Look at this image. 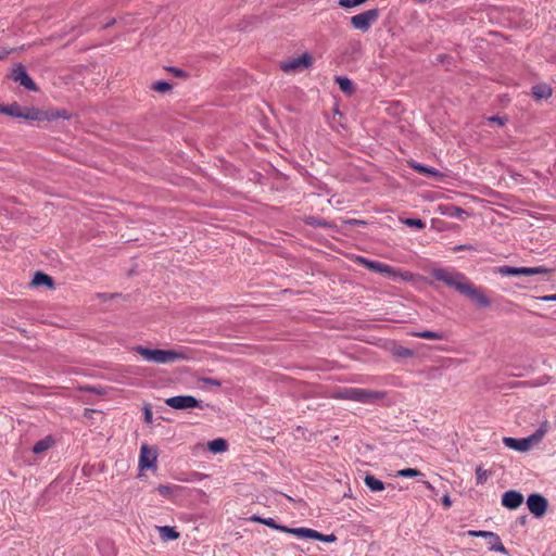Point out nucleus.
I'll return each mask as SVG.
<instances>
[{"label":"nucleus","instance_id":"nucleus-1","mask_svg":"<svg viewBox=\"0 0 556 556\" xmlns=\"http://www.w3.org/2000/svg\"><path fill=\"white\" fill-rule=\"evenodd\" d=\"M432 276L434 279L442 281L446 286L467 295L480 307H488L491 305L490 299L483 293L482 289L471 283L464 274L446 268H434L432 270Z\"/></svg>","mask_w":556,"mask_h":556},{"label":"nucleus","instance_id":"nucleus-2","mask_svg":"<svg viewBox=\"0 0 556 556\" xmlns=\"http://www.w3.org/2000/svg\"><path fill=\"white\" fill-rule=\"evenodd\" d=\"M134 351L144 361L155 364H172L177 361L189 358L185 350H152L142 345H137L134 348Z\"/></svg>","mask_w":556,"mask_h":556},{"label":"nucleus","instance_id":"nucleus-3","mask_svg":"<svg viewBox=\"0 0 556 556\" xmlns=\"http://www.w3.org/2000/svg\"><path fill=\"white\" fill-rule=\"evenodd\" d=\"M386 393L377 390L343 387L338 389L332 397L337 400L353 401L362 404H372L383 399Z\"/></svg>","mask_w":556,"mask_h":556},{"label":"nucleus","instance_id":"nucleus-4","mask_svg":"<svg viewBox=\"0 0 556 556\" xmlns=\"http://www.w3.org/2000/svg\"><path fill=\"white\" fill-rule=\"evenodd\" d=\"M548 428H549L548 421L545 420L540 425V427L531 435H529L527 438H522V439L505 437L503 439V443L508 448H511V450H515L518 452H527L533 445H535L542 441V439L547 433Z\"/></svg>","mask_w":556,"mask_h":556},{"label":"nucleus","instance_id":"nucleus-5","mask_svg":"<svg viewBox=\"0 0 556 556\" xmlns=\"http://www.w3.org/2000/svg\"><path fill=\"white\" fill-rule=\"evenodd\" d=\"M379 18V11L377 9H370L359 14L353 15L350 20L351 26L354 29L366 33L369 30L371 25Z\"/></svg>","mask_w":556,"mask_h":556},{"label":"nucleus","instance_id":"nucleus-6","mask_svg":"<svg viewBox=\"0 0 556 556\" xmlns=\"http://www.w3.org/2000/svg\"><path fill=\"white\" fill-rule=\"evenodd\" d=\"M496 271L502 276H534L545 275L549 273V269L543 266L536 267H513L503 265L497 267Z\"/></svg>","mask_w":556,"mask_h":556},{"label":"nucleus","instance_id":"nucleus-7","mask_svg":"<svg viewBox=\"0 0 556 556\" xmlns=\"http://www.w3.org/2000/svg\"><path fill=\"white\" fill-rule=\"evenodd\" d=\"M313 64V58L309 53L305 52L298 58L289 59L281 63L280 68L285 73H295L308 68Z\"/></svg>","mask_w":556,"mask_h":556},{"label":"nucleus","instance_id":"nucleus-8","mask_svg":"<svg viewBox=\"0 0 556 556\" xmlns=\"http://www.w3.org/2000/svg\"><path fill=\"white\" fill-rule=\"evenodd\" d=\"M165 404L174 409L204 408L201 401L191 395H177L165 400Z\"/></svg>","mask_w":556,"mask_h":556},{"label":"nucleus","instance_id":"nucleus-9","mask_svg":"<svg viewBox=\"0 0 556 556\" xmlns=\"http://www.w3.org/2000/svg\"><path fill=\"white\" fill-rule=\"evenodd\" d=\"M157 448L148 444H142L139 454V468L143 469H155L157 462Z\"/></svg>","mask_w":556,"mask_h":556},{"label":"nucleus","instance_id":"nucleus-10","mask_svg":"<svg viewBox=\"0 0 556 556\" xmlns=\"http://www.w3.org/2000/svg\"><path fill=\"white\" fill-rule=\"evenodd\" d=\"M294 535L299 539L317 540L326 543H333L337 541V536L334 534H323L314 529L304 527L298 528Z\"/></svg>","mask_w":556,"mask_h":556},{"label":"nucleus","instance_id":"nucleus-11","mask_svg":"<svg viewBox=\"0 0 556 556\" xmlns=\"http://www.w3.org/2000/svg\"><path fill=\"white\" fill-rule=\"evenodd\" d=\"M529 510L535 516L541 517L547 509V501L540 494H531L527 500Z\"/></svg>","mask_w":556,"mask_h":556},{"label":"nucleus","instance_id":"nucleus-12","mask_svg":"<svg viewBox=\"0 0 556 556\" xmlns=\"http://www.w3.org/2000/svg\"><path fill=\"white\" fill-rule=\"evenodd\" d=\"M12 78L15 81H18L23 87H25L28 90H31V91L37 90L35 83L29 77L25 67L22 64H18L13 68Z\"/></svg>","mask_w":556,"mask_h":556},{"label":"nucleus","instance_id":"nucleus-13","mask_svg":"<svg viewBox=\"0 0 556 556\" xmlns=\"http://www.w3.org/2000/svg\"><path fill=\"white\" fill-rule=\"evenodd\" d=\"M379 274L391 278L392 280H404L410 281L413 279V274L409 271H401L397 268L388 265L386 263L381 264Z\"/></svg>","mask_w":556,"mask_h":556},{"label":"nucleus","instance_id":"nucleus-14","mask_svg":"<svg viewBox=\"0 0 556 556\" xmlns=\"http://www.w3.org/2000/svg\"><path fill=\"white\" fill-rule=\"evenodd\" d=\"M522 502V494L515 490H509L502 496V505L508 509H517Z\"/></svg>","mask_w":556,"mask_h":556},{"label":"nucleus","instance_id":"nucleus-15","mask_svg":"<svg viewBox=\"0 0 556 556\" xmlns=\"http://www.w3.org/2000/svg\"><path fill=\"white\" fill-rule=\"evenodd\" d=\"M0 113L14 117L33 118V116L28 114H23L17 103H12L10 105L0 104Z\"/></svg>","mask_w":556,"mask_h":556},{"label":"nucleus","instance_id":"nucleus-16","mask_svg":"<svg viewBox=\"0 0 556 556\" xmlns=\"http://www.w3.org/2000/svg\"><path fill=\"white\" fill-rule=\"evenodd\" d=\"M408 164L413 169H415L419 174H424L426 176H431V177L442 176L441 173L438 169H435L434 167L425 166L415 161H410Z\"/></svg>","mask_w":556,"mask_h":556},{"label":"nucleus","instance_id":"nucleus-17","mask_svg":"<svg viewBox=\"0 0 556 556\" xmlns=\"http://www.w3.org/2000/svg\"><path fill=\"white\" fill-rule=\"evenodd\" d=\"M157 530L161 539L164 541H174L179 538V532L174 527L162 526L157 527Z\"/></svg>","mask_w":556,"mask_h":556},{"label":"nucleus","instance_id":"nucleus-18","mask_svg":"<svg viewBox=\"0 0 556 556\" xmlns=\"http://www.w3.org/2000/svg\"><path fill=\"white\" fill-rule=\"evenodd\" d=\"M228 443L225 439L217 438L207 443V448L210 452L217 454L227 451Z\"/></svg>","mask_w":556,"mask_h":556},{"label":"nucleus","instance_id":"nucleus-19","mask_svg":"<svg viewBox=\"0 0 556 556\" xmlns=\"http://www.w3.org/2000/svg\"><path fill=\"white\" fill-rule=\"evenodd\" d=\"M488 545L490 551L498 552L502 554H507L506 547L503 545L500 536L496 533H492L490 539L488 540Z\"/></svg>","mask_w":556,"mask_h":556},{"label":"nucleus","instance_id":"nucleus-20","mask_svg":"<svg viewBox=\"0 0 556 556\" xmlns=\"http://www.w3.org/2000/svg\"><path fill=\"white\" fill-rule=\"evenodd\" d=\"M532 94L535 99H547L552 96V88L547 85H535L532 87Z\"/></svg>","mask_w":556,"mask_h":556},{"label":"nucleus","instance_id":"nucleus-21","mask_svg":"<svg viewBox=\"0 0 556 556\" xmlns=\"http://www.w3.org/2000/svg\"><path fill=\"white\" fill-rule=\"evenodd\" d=\"M355 262L362 266H364L365 268L374 271V273H378L380 271V267H381V262H378V261H371V260H368L366 257H363V256H357L355 258Z\"/></svg>","mask_w":556,"mask_h":556},{"label":"nucleus","instance_id":"nucleus-22","mask_svg":"<svg viewBox=\"0 0 556 556\" xmlns=\"http://www.w3.org/2000/svg\"><path fill=\"white\" fill-rule=\"evenodd\" d=\"M263 525H265L271 529H275V530H278V531H281L285 533H289L292 535H294V532L298 531V528H289L287 526L278 525L273 518H264Z\"/></svg>","mask_w":556,"mask_h":556},{"label":"nucleus","instance_id":"nucleus-23","mask_svg":"<svg viewBox=\"0 0 556 556\" xmlns=\"http://www.w3.org/2000/svg\"><path fill=\"white\" fill-rule=\"evenodd\" d=\"M33 285L36 287L47 286L49 288H53L54 282H53V279L49 275L38 271L35 274V276L33 278Z\"/></svg>","mask_w":556,"mask_h":556},{"label":"nucleus","instance_id":"nucleus-24","mask_svg":"<svg viewBox=\"0 0 556 556\" xmlns=\"http://www.w3.org/2000/svg\"><path fill=\"white\" fill-rule=\"evenodd\" d=\"M364 482L366 486L372 492H380L384 490V483L372 475H367L364 479Z\"/></svg>","mask_w":556,"mask_h":556},{"label":"nucleus","instance_id":"nucleus-25","mask_svg":"<svg viewBox=\"0 0 556 556\" xmlns=\"http://www.w3.org/2000/svg\"><path fill=\"white\" fill-rule=\"evenodd\" d=\"M336 83L339 85L340 90L346 94H352L355 91L352 80L348 77L337 76Z\"/></svg>","mask_w":556,"mask_h":556},{"label":"nucleus","instance_id":"nucleus-26","mask_svg":"<svg viewBox=\"0 0 556 556\" xmlns=\"http://www.w3.org/2000/svg\"><path fill=\"white\" fill-rule=\"evenodd\" d=\"M54 443V440L52 439V437H46L41 440H39L34 446H33V452L35 454H40L47 450H49Z\"/></svg>","mask_w":556,"mask_h":556},{"label":"nucleus","instance_id":"nucleus-27","mask_svg":"<svg viewBox=\"0 0 556 556\" xmlns=\"http://www.w3.org/2000/svg\"><path fill=\"white\" fill-rule=\"evenodd\" d=\"M414 336L417 338L427 339V340H443L445 338L443 332H437V331H430V330L416 332V333H414Z\"/></svg>","mask_w":556,"mask_h":556},{"label":"nucleus","instance_id":"nucleus-28","mask_svg":"<svg viewBox=\"0 0 556 556\" xmlns=\"http://www.w3.org/2000/svg\"><path fill=\"white\" fill-rule=\"evenodd\" d=\"M397 477L402 478H415V477H421L424 478L425 475L420 472L418 469L415 468H404L397 471Z\"/></svg>","mask_w":556,"mask_h":556},{"label":"nucleus","instance_id":"nucleus-29","mask_svg":"<svg viewBox=\"0 0 556 556\" xmlns=\"http://www.w3.org/2000/svg\"><path fill=\"white\" fill-rule=\"evenodd\" d=\"M368 0H339V5L344 9H354L367 2Z\"/></svg>","mask_w":556,"mask_h":556},{"label":"nucleus","instance_id":"nucleus-30","mask_svg":"<svg viewBox=\"0 0 556 556\" xmlns=\"http://www.w3.org/2000/svg\"><path fill=\"white\" fill-rule=\"evenodd\" d=\"M489 472L484 470L482 467L476 468V482L477 484H484L488 480Z\"/></svg>","mask_w":556,"mask_h":556},{"label":"nucleus","instance_id":"nucleus-31","mask_svg":"<svg viewBox=\"0 0 556 556\" xmlns=\"http://www.w3.org/2000/svg\"><path fill=\"white\" fill-rule=\"evenodd\" d=\"M152 89L157 92H166L172 89V85L167 81L161 80L156 81L152 85Z\"/></svg>","mask_w":556,"mask_h":556},{"label":"nucleus","instance_id":"nucleus-32","mask_svg":"<svg viewBox=\"0 0 556 556\" xmlns=\"http://www.w3.org/2000/svg\"><path fill=\"white\" fill-rule=\"evenodd\" d=\"M404 223L409 227H415L418 229H422L426 226L425 222L419 218H407Z\"/></svg>","mask_w":556,"mask_h":556},{"label":"nucleus","instance_id":"nucleus-33","mask_svg":"<svg viewBox=\"0 0 556 556\" xmlns=\"http://www.w3.org/2000/svg\"><path fill=\"white\" fill-rule=\"evenodd\" d=\"M157 492L163 496H169L173 494L174 486L168 484H161L157 486Z\"/></svg>","mask_w":556,"mask_h":556},{"label":"nucleus","instance_id":"nucleus-34","mask_svg":"<svg viewBox=\"0 0 556 556\" xmlns=\"http://www.w3.org/2000/svg\"><path fill=\"white\" fill-rule=\"evenodd\" d=\"M488 122L490 124H496L497 126L502 127L506 124L507 122V118L506 117H501V116H497V115H494V116H490L488 118Z\"/></svg>","mask_w":556,"mask_h":556},{"label":"nucleus","instance_id":"nucleus-35","mask_svg":"<svg viewBox=\"0 0 556 556\" xmlns=\"http://www.w3.org/2000/svg\"><path fill=\"white\" fill-rule=\"evenodd\" d=\"M492 533L493 532H490V531H476V530L468 531V535H470V536H481V538H485L486 540L490 539Z\"/></svg>","mask_w":556,"mask_h":556},{"label":"nucleus","instance_id":"nucleus-36","mask_svg":"<svg viewBox=\"0 0 556 556\" xmlns=\"http://www.w3.org/2000/svg\"><path fill=\"white\" fill-rule=\"evenodd\" d=\"M200 381L204 384L214 386V387H220L222 382L215 378H201Z\"/></svg>","mask_w":556,"mask_h":556},{"label":"nucleus","instance_id":"nucleus-37","mask_svg":"<svg viewBox=\"0 0 556 556\" xmlns=\"http://www.w3.org/2000/svg\"><path fill=\"white\" fill-rule=\"evenodd\" d=\"M471 250H476L473 245L471 244H459V245H455L453 248V251L454 252H458V251H471Z\"/></svg>","mask_w":556,"mask_h":556},{"label":"nucleus","instance_id":"nucleus-38","mask_svg":"<svg viewBox=\"0 0 556 556\" xmlns=\"http://www.w3.org/2000/svg\"><path fill=\"white\" fill-rule=\"evenodd\" d=\"M442 505L445 507V508H450L451 505H452V501H451V497L448 494H445L443 497H442Z\"/></svg>","mask_w":556,"mask_h":556},{"label":"nucleus","instance_id":"nucleus-39","mask_svg":"<svg viewBox=\"0 0 556 556\" xmlns=\"http://www.w3.org/2000/svg\"><path fill=\"white\" fill-rule=\"evenodd\" d=\"M169 71L177 77H182L185 76V72L179 70V68H176V67H170Z\"/></svg>","mask_w":556,"mask_h":556},{"label":"nucleus","instance_id":"nucleus-40","mask_svg":"<svg viewBox=\"0 0 556 556\" xmlns=\"http://www.w3.org/2000/svg\"><path fill=\"white\" fill-rule=\"evenodd\" d=\"M540 300L544 301V302L556 301V293L555 294H549V295L541 296Z\"/></svg>","mask_w":556,"mask_h":556},{"label":"nucleus","instance_id":"nucleus-41","mask_svg":"<svg viewBox=\"0 0 556 556\" xmlns=\"http://www.w3.org/2000/svg\"><path fill=\"white\" fill-rule=\"evenodd\" d=\"M250 520L253 521V522H257V523H262L263 525L264 518L261 517V516H257V515H252L250 517Z\"/></svg>","mask_w":556,"mask_h":556},{"label":"nucleus","instance_id":"nucleus-42","mask_svg":"<svg viewBox=\"0 0 556 556\" xmlns=\"http://www.w3.org/2000/svg\"><path fill=\"white\" fill-rule=\"evenodd\" d=\"M399 355L401 356H412L413 355V352L408 349H402L400 352H399Z\"/></svg>","mask_w":556,"mask_h":556},{"label":"nucleus","instance_id":"nucleus-43","mask_svg":"<svg viewBox=\"0 0 556 556\" xmlns=\"http://www.w3.org/2000/svg\"><path fill=\"white\" fill-rule=\"evenodd\" d=\"M144 419L147 422H151V420H152V413L149 408H147L144 412Z\"/></svg>","mask_w":556,"mask_h":556},{"label":"nucleus","instance_id":"nucleus-44","mask_svg":"<svg viewBox=\"0 0 556 556\" xmlns=\"http://www.w3.org/2000/svg\"><path fill=\"white\" fill-rule=\"evenodd\" d=\"M453 210H454V213L451 215L454 217H459L464 213V210H462L459 207H453Z\"/></svg>","mask_w":556,"mask_h":556},{"label":"nucleus","instance_id":"nucleus-45","mask_svg":"<svg viewBox=\"0 0 556 556\" xmlns=\"http://www.w3.org/2000/svg\"><path fill=\"white\" fill-rule=\"evenodd\" d=\"M419 481H420L421 483H424V484H425V486H426L428 490H430V491H433V490H434L433 485H432L430 482H428V481H426V480H422V479H420Z\"/></svg>","mask_w":556,"mask_h":556},{"label":"nucleus","instance_id":"nucleus-46","mask_svg":"<svg viewBox=\"0 0 556 556\" xmlns=\"http://www.w3.org/2000/svg\"><path fill=\"white\" fill-rule=\"evenodd\" d=\"M10 52V50L0 49V60L4 59Z\"/></svg>","mask_w":556,"mask_h":556},{"label":"nucleus","instance_id":"nucleus-47","mask_svg":"<svg viewBox=\"0 0 556 556\" xmlns=\"http://www.w3.org/2000/svg\"><path fill=\"white\" fill-rule=\"evenodd\" d=\"M351 223L354 224V225L365 224V222L358 220V219H353V220H351Z\"/></svg>","mask_w":556,"mask_h":556},{"label":"nucleus","instance_id":"nucleus-48","mask_svg":"<svg viewBox=\"0 0 556 556\" xmlns=\"http://www.w3.org/2000/svg\"><path fill=\"white\" fill-rule=\"evenodd\" d=\"M526 521H527V516H522V517H520V518H519V522H520L521 525H525V523H526Z\"/></svg>","mask_w":556,"mask_h":556},{"label":"nucleus","instance_id":"nucleus-49","mask_svg":"<svg viewBox=\"0 0 556 556\" xmlns=\"http://www.w3.org/2000/svg\"><path fill=\"white\" fill-rule=\"evenodd\" d=\"M56 116H58V117H64V118H65V117H66V114H65V112H63V113H58V115H56Z\"/></svg>","mask_w":556,"mask_h":556},{"label":"nucleus","instance_id":"nucleus-50","mask_svg":"<svg viewBox=\"0 0 556 556\" xmlns=\"http://www.w3.org/2000/svg\"><path fill=\"white\" fill-rule=\"evenodd\" d=\"M99 296H101V298H106V294H105V293H102V294H99Z\"/></svg>","mask_w":556,"mask_h":556},{"label":"nucleus","instance_id":"nucleus-51","mask_svg":"<svg viewBox=\"0 0 556 556\" xmlns=\"http://www.w3.org/2000/svg\"><path fill=\"white\" fill-rule=\"evenodd\" d=\"M114 555H115V554H114V552H111V555H110V556H114Z\"/></svg>","mask_w":556,"mask_h":556}]
</instances>
